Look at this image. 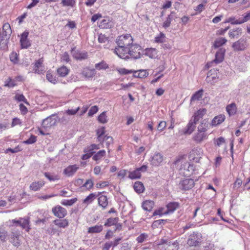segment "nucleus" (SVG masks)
Listing matches in <instances>:
<instances>
[{"instance_id":"0e129e2a","label":"nucleus","mask_w":250,"mask_h":250,"mask_svg":"<svg viewBox=\"0 0 250 250\" xmlns=\"http://www.w3.org/2000/svg\"><path fill=\"white\" fill-rule=\"evenodd\" d=\"M10 60L13 63L16 64L18 63V55L16 52H13L10 55Z\"/></svg>"},{"instance_id":"f03ea898","label":"nucleus","mask_w":250,"mask_h":250,"mask_svg":"<svg viewBox=\"0 0 250 250\" xmlns=\"http://www.w3.org/2000/svg\"><path fill=\"white\" fill-rule=\"evenodd\" d=\"M100 148V145L93 144L87 147L85 150L84 154L82 156H104L105 155V151L104 150H100L97 151Z\"/></svg>"},{"instance_id":"4be33fe9","label":"nucleus","mask_w":250,"mask_h":250,"mask_svg":"<svg viewBox=\"0 0 250 250\" xmlns=\"http://www.w3.org/2000/svg\"><path fill=\"white\" fill-rule=\"evenodd\" d=\"M113 25V22L109 18H106L101 21L99 27L101 28H111Z\"/></svg>"},{"instance_id":"393cba45","label":"nucleus","mask_w":250,"mask_h":250,"mask_svg":"<svg viewBox=\"0 0 250 250\" xmlns=\"http://www.w3.org/2000/svg\"><path fill=\"white\" fill-rule=\"evenodd\" d=\"M121 240L122 238L118 237L116 238L114 241L106 242L105 243L104 245V249L106 250H109L111 247H116L119 244V242Z\"/></svg>"},{"instance_id":"1a4fd4ad","label":"nucleus","mask_w":250,"mask_h":250,"mask_svg":"<svg viewBox=\"0 0 250 250\" xmlns=\"http://www.w3.org/2000/svg\"><path fill=\"white\" fill-rule=\"evenodd\" d=\"M194 186V182L192 179H186L181 181L179 184L181 189L188 190L192 188Z\"/></svg>"},{"instance_id":"680f3d73","label":"nucleus","mask_w":250,"mask_h":250,"mask_svg":"<svg viewBox=\"0 0 250 250\" xmlns=\"http://www.w3.org/2000/svg\"><path fill=\"white\" fill-rule=\"evenodd\" d=\"M93 182L91 179H88L84 183L83 187L85 188L87 190H90L93 188Z\"/></svg>"},{"instance_id":"c85d7f7f","label":"nucleus","mask_w":250,"mask_h":250,"mask_svg":"<svg viewBox=\"0 0 250 250\" xmlns=\"http://www.w3.org/2000/svg\"><path fill=\"white\" fill-rule=\"evenodd\" d=\"M58 75L62 77H65L69 73V69L65 66H61L57 70Z\"/></svg>"},{"instance_id":"7c9ffc66","label":"nucleus","mask_w":250,"mask_h":250,"mask_svg":"<svg viewBox=\"0 0 250 250\" xmlns=\"http://www.w3.org/2000/svg\"><path fill=\"white\" fill-rule=\"evenodd\" d=\"M103 229L102 225H96L93 227H89L88 229V232L89 233H100Z\"/></svg>"},{"instance_id":"a878e982","label":"nucleus","mask_w":250,"mask_h":250,"mask_svg":"<svg viewBox=\"0 0 250 250\" xmlns=\"http://www.w3.org/2000/svg\"><path fill=\"white\" fill-rule=\"evenodd\" d=\"M53 223L59 228H65L69 225L68 221L66 219H56L53 221Z\"/></svg>"},{"instance_id":"ddd939ff","label":"nucleus","mask_w":250,"mask_h":250,"mask_svg":"<svg viewBox=\"0 0 250 250\" xmlns=\"http://www.w3.org/2000/svg\"><path fill=\"white\" fill-rule=\"evenodd\" d=\"M28 34V32L25 31L21 35L20 42L21 48H27L31 45V43L27 39Z\"/></svg>"},{"instance_id":"6e6552de","label":"nucleus","mask_w":250,"mask_h":250,"mask_svg":"<svg viewBox=\"0 0 250 250\" xmlns=\"http://www.w3.org/2000/svg\"><path fill=\"white\" fill-rule=\"evenodd\" d=\"M52 211L55 216L60 219L64 218L67 213L66 209L59 205L53 208Z\"/></svg>"},{"instance_id":"2eb2a0df","label":"nucleus","mask_w":250,"mask_h":250,"mask_svg":"<svg viewBox=\"0 0 250 250\" xmlns=\"http://www.w3.org/2000/svg\"><path fill=\"white\" fill-rule=\"evenodd\" d=\"M226 50L224 48H221L215 54V59L211 63L215 62L216 64L219 63L223 62L224 59V55Z\"/></svg>"},{"instance_id":"4d7b16f0","label":"nucleus","mask_w":250,"mask_h":250,"mask_svg":"<svg viewBox=\"0 0 250 250\" xmlns=\"http://www.w3.org/2000/svg\"><path fill=\"white\" fill-rule=\"evenodd\" d=\"M15 99L18 102H23L27 104H29L28 102L23 94H16L14 97Z\"/></svg>"},{"instance_id":"c9c22d12","label":"nucleus","mask_w":250,"mask_h":250,"mask_svg":"<svg viewBox=\"0 0 250 250\" xmlns=\"http://www.w3.org/2000/svg\"><path fill=\"white\" fill-rule=\"evenodd\" d=\"M154 203L151 201H146L142 204L143 209L146 211H151L153 208Z\"/></svg>"},{"instance_id":"ea45409f","label":"nucleus","mask_w":250,"mask_h":250,"mask_svg":"<svg viewBox=\"0 0 250 250\" xmlns=\"http://www.w3.org/2000/svg\"><path fill=\"white\" fill-rule=\"evenodd\" d=\"M71 120V117L66 113L64 112L61 117L58 119L59 122L62 124L65 125L67 124Z\"/></svg>"},{"instance_id":"58836bf2","label":"nucleus","mask_w":250,"mask_h":250,"mask_svg":"<svg viewBox=\"0 0 250 250\" xmlns=\"http://www.w3.org/2000/svg\"><path fill=\"white\" fill-rule=\"evenodd\" d=\"M157 51L155 48H147L146 50V55L150 58H154L157 56Z\"/></svg>"},{"instance_id":"7ed1b4c3","label":"nucleus","mask_w":250,"mask_h":250,"mask_svg":"<svg viewBox=\"0 0 250 250\" xmlns=\"http://www.w3.org/2000/svg\"><path fill=\"white\" fill-rule=\"evenodd\" d=\"M126 51V57L121 58L122 59L128 60L130 58L137 59L141 57V46L137 44H132Z\"/></svg>"},{"instance_id":"f704fd0d","label":"nucleus","mask_w":250,"mask_h":250,"mask_svg":"<svg viewBox=\"0 0 250 250\" xmlns=\"http://www.w3.org/2000/svg\"><path fill=\"white\" fill-rule=\"evenodd\" d=\"M203 94V90L200 89L196 91L191 97L190 102L199 100Z\"/></svg>"},{"instance_id":"09e8293b","label":"nucleus","mask_w":250,"mask_h":250,"mask_svg":"<svg viewBox=\"0 0 250 250\" xmlns=\"http://www.w3.org/2000/svg\"><path fill=\"white\" fill-rule=\"evenodd\" d=\"M179 243L177 242L173 243L169 242L168 246L165 249L166 250H178Z\"/></svg>"},{"instance_id":"37998d69","label":"nucleus","mask_w":250,"mask_h":250,"mask_svg":"<svg viewBox=\"0 0 250 250\" xmlns=\"http://www.w3.org/2000/svg\"><path fill=\"white\" fill-rule=\"evenodd\" d=\"M203 153L202 149L199 147L194 148L189 153V156L201 155Z\"/></svg>"},{"instance_id":"412c9836","label":"nucleus","mask_w":250,"mask_h":250,"mask_svg":"<svg viewBox=\"0 0 250 250\" xmlns=\"http://www.w3.org/2000/svg\"><path fill=\"white\" fill-rule=\"evenodd\" d=\"M96 71L94 69H89V68H84L81 72V74L85 78H91L95 76Z\"/></svg>"},{"instance_id":"20e7f679","label":"nucleus","mask_w":250,"mask_h":250,"mask_svg":"<svg viewBox=\"0 0 250 250\" xmlns=\"http://www.w3.org/2000/svg\"><path fill=\"white\" fill-rule=\"evenodd\" d=\"M201 235L198 232H193L191 234L187 240V244L190 246H197L201 243Z\"/></svg>"},{"instance_id":"8fccbe9b","label":"nucleus","mask_w":250,"mask_h":250,"mask_svg":"<svg viewBox=\"0 0 250 250\" xmlns=\"http://www.w3.org/2000/svg\"><path fill=\"white\" fill-rule=\"evenodd\" d=\"M227 40L224 38H220L217 39L214 43V46L215 48H218L227 42Z\"/></svg>"},{"instance_id":"f257e3e1","label":"nucleus","mask_w":250,"mask_h":250,"mask_svg":"<svg viewBox=\"0 0 250 250\" xmlns=\"http://www.w3.org/2000/svg\"><path fill=\"white\" fill-rule=\"evenodd\" d=\"M133 38L130 34L119 36L116 40L117 46L114 49V53L120 58L126 57V51H128V49L133 44Z\"/></svg>"},{"instance_id":"c03bdc74","label":"nucleus","mask_w":250,"mask_h":250,"mask_svg":"<svg viewBox=\"0 0 250 250\" xmlns=\"http://www.w3.org/2000/svg\"><path fill=\"white\" fill-rule=\"evenodd\" d=\"M46 79L50 83L56 84L58 82L56 76L52 75V74L48 71L46 74Z\"/></svg>"},{"instance_id":"dca6fc26","label":"nucleus","mask_w":250,"mask_h":250,"mask_svg":"<svg viewBox=\"0 0 250 250\" xmlns=\"http://www.w3.org/2000/svg\"><path fill=\"white\" fill-rule=\"evenodd\" d=\"M57 121L55 115H51L44 119L42 122V125L44 127H49L55 125Z\"/></svg>"},{"instance_id":"6ab92c4d","label":"nucleus","mask_w":250,"mask_h":250,"mask_svg":"<svg viewBox=\"0 0 250 250\" xmlns=\"http://www.w3.org/2000/svg\"><path fill=\"white\" fill-rule=\"evenodd\" d=\"M20 233L19 232H13L11 233L10 238V242L15 247H18L21 245V242L19 239Z\"/></svg>"},{"instance_id":"a19ab883","label":"nucleus","mask_w":250,"mask_h":250,"mask_svg":"<svg viewBox=\"0 0 250 250\" xmlns=\"http://www.w3.org/2000/svg\"><path fill=\"white\" fill-rule=\"evenodd\" d=\"M95 67L96 69L100 70H105L109 68L108 65L104 61H102L99 63H96Z\"/></svg>"},{"instance_id":"13d9d810","label":"nucleus","mask_w":250,"mask_h":250,"mask_svg":"<svg viewBox=\"0 0 250 250\" xmlns=\"http://www.w3.org/2000/svg\"><path fill=\"white\" fill-rule=\"evenodd\" d=\"M148 235L146 233H142L136 238V241L139 243H142L147 239Z\"/></svg>"},{"instance_id":"f3484780","label":"nucleus","mask_w":250,"mask_h":250,"mask_svg":"<svg viewBox=\"0 0 250 250\" xmlns=\"http://www.w3.org/2000/svg\"><path fill=\"white\" fill-rule=\"evenodd\" d=\"M209 122L207 119H204L201 121L197 127V130L201 132H207L211 126Z\"/></svg>"},{"instance_id":"72a5a7b5","label":"nucleus","mask_w":250,"mask_h":250,"mask_svg":"<svg viewBox=\"0 0 250 250\" xmlns=\"http://www.w3.org/2000/svg\"><path fill=\"white\" fill-rule=\"evenodd\" d=\"M226 110L229 115H234L236 111V105L234 103H231L228 105Z\"/></svg>"},{"instance_id":"774afa93","label":"nucleus","mask_w":250,"mask_h":250,"mask_svg":"<svg viewBox=\"0 0 250 250\" xmlns=\"http://www.w3.org/2000/svg\"><path fill=\"white\" fill-rule=\"evenodd\" d=\"M36 141L37 137L35 135H32L29 139L24 141L23 143L25 144H32L36 142Z\"/></svg>"},{"instance_id":"e433bc0d","label":"nucleus","mask_w":250,"mask_h":250,"mask_svg":"<svg viewBox=\"0 0 250 250\" xmlns=\"http://www.w3.org/2000/svg\"><path fill=\"white\" fill-rule=\"evenodd\" d=\"M113 142V139L110 136H104L102 139V141L100 142L103 146L108 147L110 144Z\"/></svg>"},{"instance_id":"c756f323","label":"nucleus","mask_w":250,"mask_h":250,"mask_svg":"<svg viewBox=\"0 0 250 250\" xmlns=\"http://www.w3.org/2000/svg\"><path fill=\"white\" fill-rule=\"evenodd\" d=\"M135 191L138 193H141L144 192L145 187L143 184L139 181L136 182L133 186Z\"/></svg>"},{"instance_id":"603ef678","label":"nucleus","mask_w":250,"mask_h":250,"mask_svg":"<svg viewBox=\"0 0 250 250\" xmlns=\"http://www.w3.org/2000/svg\"><path fill=\"white\" fill-rule=\"evenodd\" d=\"M17 85L15 82V79H12L9 78L7 80L5 81L4 86L7 87H13Z\"/></svg>"},{"instance_id":"39448f33","label":"nucleus","mask_w":250,"mask_h":250,"mask_svg":"<svg viewBox=\"0 0 250 250\" xmlns=\"http://www.w3.org/2000/svg\"><path fill=\"white\" fill-rule=\"evenodd\" d=\"M147 167L146 165L137 168L132 171L128 172V178L131 179H139L141 177V172H145L147 170Z\"/></svg>"},{"instance_id":"a211bd4d","label":"nucleus","mask_w":250,"mask_h":250,"mask_svg":"<svg viewBox=\"0 0 250 250\" xmlns=\"http://www.w3.org/2000/svg\"><path fill=\"white\" fill-rule=\"evenodd\" d=\"M102 192H99L97 196H99L98 199V205L101 207L103 209H105L108 205V200L106 196L100 195Z\"/></svg>"},{"instance_id":"cd10ccee","label":"nucleus","mask_w":250,"mask_h":250,"mask_svg":"<svg viewBox=\"0 0 250 250\" xmlns=\"http://www.w3.org/2000/svg\"><path fill=\"white\" fill-rule=\"evenodd\" d=\"M44 182L43 181L33 182L29 187L31 190L34 191H37L39 190L43 185Z\"/></svg>"},{"instance_id":"79ce46f5","label":"nucleus","mask_w":250,"mask_h":250,"mask_svg":"<svg viewBox=\"0 0 250 250\" xmlns=\"http://www.w3.org/2000/svg\"><path fill=\"white\" fill-rule=\"evenodd\" d=\"M134 75L138 78H144L148 75V73L146 70H140L138 72L135 71Z\"/></svg>"},{"instance_id":"338daca9","label":"nucleus","mask_w":250,"mask_h":250,"mask_svg":"<svg viewBox=\"0 0 250 250\" xmlns=\"http://www.w3.org/2000/svg\"><path fill=\"white\" fill-rule=\"evenodd\" d=\"M98 107L96 105H94L92 106L88 113V115L89 116H92L93 115H94L95 113H96L98 111Z\"/></svg>"},{"instance_id":"9b49d317","label":"nucleus","mask_w":250,"mask_h":250,"mask_svg":"<svg viewBox=\"0 0 250 250\" xmlns=\"http://www.w3.org/2000/svg\"><path fill=\"white\" fill-rule=\"evenodd\" d=\"M181 162L183 164L181 166V169L183 168L184 169H187L188 171L194 170V167L193 165H191L188 162H185L184 160V157H180L176 160L174 162L175 165H177L179 162Z\"/></svg>"},{"instance_id":"de8ad7c7","label":"nucleus","mask_w":250,"mask_h":250,"mask_svg":"<svg viewBox=\"0 0 250 250\" xmlns=\"http://www.w3.org/2000/svg\"><path fill=\"white\" fill-rule=\"evenodd\" d=\"M241 33V29L238 28L236 29H233L231 31H229V34L230 38H234L235 37L237 38Z\"/></svg>"},{"instance_id":"b1692460","label":"nucleus","mask_w":250,"mask_h":250,"mask_svg":"<svg viewBox=\"0 0 250 250\" xmlns=\"http://www.w3.org/2000/svg\"><path fill=\"white\" fill-rule=\"evenodd\" d=\"M225 119V116L224 115L220 114L218 116L215 117L212 120L211 124H210L212 126H215L221 124L224 121Z\"/></svg>"},{"instance_id":"69168bd1","label":"nucleus","mask_w":250,"mask_h":250,"mask_svg":"<svg viewBox=\"0 0 250 250\" xmlns=\"http://www.w3.org/2000/svg\"><path fill=\"white\" fill-rule=\"evenodd\" d=\"M243 18L241 19V21L238 23H243L250 20V11L243 15Z\"/></svg>"},{"instance_id":"4468645a","label":"nucleus","mask_w":250,"mask_h":250,"mask_svg":"<svg viewBox=\"0 0 250 250\" xmlns=\"http://www.w3.org/2000/svg\"><path fill=\"white\" fill-rule=\"evenodd\" d=\"M71 53L72 56L77 60H83L87 58V53L85 51H80L73 49Z\"/></svg>"},{"instance_id":"bf43d9fd","label":"nucleus","mask_w":250,"mask_h":250,"mask_svg":"<svg viewBox=\"0 0 250 250\" xmlns=\"http://www.w3.org/2000/svg\"><path fill=\"white\" fill-rule=\"evenodd\" d=\"M7 236V232L3 228H0V239L1 241L5 242Z\"/></svg>"},{"instance_id":"052dcab7","label":"nucleus","mask_w":250,"mask_h":250,"mask_svg":"<svg viewBox=\"0 0 250 250\" xmlns=\"http://www.w3.org/2000/svg\"><path fill=\"white\" fill-rule=\"evenodd\" d=\"M21 222H20V226L23 229H28V225L29 224V220L28 218H25L23 219L21 218Z\"/></svg>"},{"instance_id":"a18cd8bd","label":"nucleus","mask_w":250,"mask_h":250,"mask_svg":"<svg viewBox=\"0 0 250 250\" xmlns=\"http://www.w3.org/2000/svg\"><path fill=\"white\" fill-rule=\"evenodd\" d=\"M163 157H150L151 164L154 166H159L163 161Z\"/></svg>"},{"instance_id":"aec40b11","label":"nucleus","mask_w":250,"mask_h":250,"mask_svg":"<svg viewBox=\"0 0 250 250\" xmlns=\"http://www.w3.org/2000/svg\"><path fill=\"white\" fill-rule=\"evenodd\" d=\"M79 167L76 165L69 166L65 168L63 170V173L66 176H72L78 169Z\"/></svg>"},{"instance_id":"423d86ee","label":"nucleus","mask_w":250,"mask_h":250,"mask_svg":"<svg viewBox=\"0 0 250 250\" xmlns=\"http://www.w3.org/2000/svg\"><path fill=\"white\" fill-rule=\"evenodd\" d=\"M248 46L246 39L241 38L238 41L234 42L232 45L234 51H243Z\"/></svg>"},{"instance_id":"864d4df0","label":"nucleus","mask_w":250,"mask_h":250,"mask_svg":"<svg viewBox=\"0 0 250 250\" xmlns=\"http://www.w3.org/2000/svg\"><path fill=\"white\" fill-rule=\"evenodd\" d=\"M241 21V19L235 20V17H231L227 19L224 23H230L231 24H240L242 23H237Z\"/></svg>"},{"instance_id":"4c0bfd02","label":"nucleus","mask_w":250,"mask_h":250,"mask_svg":"<svg viewBox=\"0 0 250 250\" xmlns=\"http://www.w3.org/2000/svg\"><path fill=\"white\" fill-rule=\"evenodd\" d=\"M119 221L118 217L115 218H109L107 219L106 222L104 223V226L106 227H110L111 226L115 225Z\"/></svg>"},{"instance_id":"5701e85b","label":"nucleus","mask_w":250,"mask_h":250,"mask_svg":"<svg viewBox=\"0 0 250 250\" xmlns=\"http://www.w3.org/2000/svg\"><path fill=\"white\" fill-rule=\"evenodd\" d=\"M179 207V204L178 202H170L167 205V210L164 214H167L173 212Z\"/></svg>"},{"instance_id":"2f4dec72","label":"nucleus","mask_w":250,"mask_h":250,"mask_svg":"<svg viewBox=\"0 0 250 250\" xmlns=\"http://www.w3.org/2000/svg\"><path fill=\"white\" fill-rule=\"evenodd\" d=\"M96 197L97 195H96L95 193H90L83 200V203L86 205H88L92 203V202L96 199Z\"/></svg>"},{"instance_id":"6e6d98bb","label":"nucleus","mask_w":250,"mask_h":250,"mask_svg":"<svg viewBox=\"0 0 250 250\" xmlns=\"http://www.w3.org/2000/svg\"><path fill=\"white\" fill-rule=\"evenodd\" d=\"M98 120L99 122L102 124H105L107 122V116L106 115V112H102L98 117Z\"/></svg>"},{"instance_id":"f8f14e48","label":"nucleus","mask_w":250,"mask_h":250,"mask_svg":"<svg viewBox=\"0 0 250 250\" xmlns=\"http://www.w3.org/2000/svg\"><path fill=\"white\" fill-rule=\"evenodd\" d=\"M208 138V134L207 132H203L197 130L193 137V139L197 143H201L203 141L207 140Z\"/></svg>"},{"instance_id":"3c124183","label":"nucleus","mask_w":250,"mask_h":250,"mask_svg":"<svg viewBox=\"0 0 250 250\" xmlns=\"http://www.w3.org/2000/svg\"><path fill=\"white\" fill-rule=\"evenodd\" d=\"M61 4L63 6L73 7L76 5V1L75 0H62Z\"/></svg>"},{"instance_id":"49530a36","label":"nucleus","mask_w":250,"mask_h":250,"mask_svg":"<svg viewBox=\"0 0 250 250\" xmlns=\"http://www.w3.org/2000/svg\"><path fill=\"white\" fill-rule=\"evenodd\" d=\"M105 133V128L104 127H102L97 130V140L98 142H101L102 139L104 136L103 135Z\"/></svg>"},{"instance_id":"473e14b6","label":"nucleus","mask_w":250,"mask_h":250,"mask_svg":"<svg viewBox=\"0 0 250 250\" xmlns=\"http://www.w3.org/2000/svg\"><path fill=\"white\" fill-rule=\"evenodd\" d=\"M175 17V13L173 12H171L170 14L168 16L166 20L163 23V27L166 28L170 26L172 20Z\"/></svg>"},{"instance_id":"e2e57ef3","label":"nucleus","mask_w":250,"mask_h":250,"mask_svg":"<svg viewBox=\"0 0 250 250\" xmlns=\"http://www.w3.org/2000/svg\"><path fill=\"white\" fill-rule=\"evenodd\" d=\"M169 242L167 239H161L159 241V243H158V245L159 248H163L164 246V248L166 249L167 247L168 246Z\"/></svg>"},{"instance_id":"5fc2aeb1","label":"nucleus","mask_w":250,"mask_h":250,"mask_svg":"<svg viewBox=\"0 0 250 250\" xmlns=\"http://www.w3.org/2000/svg\"><path fill=\"white\" fill-rule=\"evenodd\" d=\"M77 199L74 198L70 200H63L62 201L61 204L64 206H72L76 202Z\"/></svg>"},{"instance_id":"0eeeda50","label":"nucleus","mask_w":250,"mask_h":250,"mask_svg":"<svg viewBox=\"0 0 250 250\" xmlns=\"http://www.w3.org/2000/svg\"><path fill=\"white\" fill-rule=\"evenodd\" d=\"M218 79V72L216 70L211 69L208 73L206 81L208 83L213 84L217 82Z\"/></svg>"},{"instance_id":"bb28decb","label":"nucleus","mask_w":250,"mask_h":250,"mask_svg":"<svg viewBox=\"0 0 250 250\" xmlns=\"http://www.w3.org/2000/svg\"><path fill=\"white\" fill-rule=\"evenodd\" d=\"M206 112L207 110L205 108L200 109L194 114L192 118L198 122L201 118H202Z\"/></svg>"},{"instance_id":"9d476101","label":"nucleus","mask_w":250,"mask_h":250,"mask_svg":"<svg viewBox=\"0 0 250 250\" xmlns=\"http://www.w3.org/2000/svg\"><path fill=\"white\" fill-rule=\"evenodd\" d=\"M197 123V122L191 117L184 130V134H191L194 131Z\"/></svg>"}]
</instances>
